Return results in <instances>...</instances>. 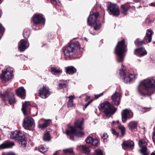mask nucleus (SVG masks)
Returning a JSON list of instances; mask_svg holds the SVG:
<instances>
[{"mask_svg":"<svg viewBox=\"0 0 155 155\" xmlns=\"http://www.w3.org/2000/svg\"><path fill=\"white\" fill-rule=\"evenodd\" d=\"M63 50L65 58L69 60L81 57L83 49L81 47V45L78 41H72L64 47Z\"/></svg>","mask_w":155,"mask_h":155,"instance_id":"f257e3e1","label":"nucleus"},{"mask_svg":"<svg viewBox=\"0 0 155 155\" xmlns=\"http://www.w3.org/2000/svg\"><path fill=\"white\" fill-rule=\"evenodd\" d=\"M155 88V78H148L141 82L137 89L140 94L143 96H150L154 94Z\"/></svg>","mask_w":155,"mask_h":155,"instance_id":"f03ea898","label":"nucleus"},{"mask_svg":"<svg viewBox=\"0 0 155 155\" xmlns=\"http://www.w3.org/2000/svg\"><path fill=\"white\" fill-rule=\"evenodd\" d=\"M127 50V43L125 39H123L117 42L114 50L117 62L122 63L123 62Z\"/></svg>","mask_w":155,"mask_h":155,"instance_id":"7ed1b4c3","label":"nucleus"},{"mask_svg":"<svg viewBox=\"0 0 155 155\" xmlns=\"http://www.w3.org/2000/svg\"><path fill=\"white\" fill-rule=\"evenodd\" d=\"M98 108L106 117H109L113 116L117 110V108L107 101L100 104Z\"/></svg>","mask_w":155,"mask_h":155,"instance_id":"20e7f679","label":"nucleus"},{"mask_svg":"<svg viewBox=\"0 0 155 155\" xmlns=\"http://www.w3.org/2000/svg\"><path fill=\"white\" fill-rule=\"evenodd\" d=\"M10 138L17 141L19 143H21V145H24L25 147L26 145L25 135L24 133L21 130L12 132L10 134Z\"/></svg>","mask_w":155,"mask_h":155,"instance_id":"39448f33","label":"nucleus"},{"mask_svg":"<svg viewBox=\"0 0 155 155\" xmlns=\"http://www.w3.org/2000/svg\"><path fill=\"white\" fill-rule=\"evenodd\" d=\"M40 88L38 90V96L43 99H46L51 94L49 87L46 85H40Z\"/></svg>","mask_w":155,"mask_h":155,"instance_id":"423d86ee","label":"nucleus"},{"mask_svg":"<svg viewBox=\"0 0 155 155\" xmlns=\"http://www.w3.org/2000/svg\"><path fill=\"white\" fill-rule=\"evenodd\" d=\"M22 126L25 129L31 130L35 126L34 120L31 117H26L24 119Z\"/></svg>","mask_w":155,"mask_h":155,"instance_id":"0eeeda50","label":"nucleus"},{"mask_svg":"<svg viewBox=\"0 0 155 155\" xmlns=\"http://www.w3.org/2000/svg\"><path fill=\"white\" fill-rule=\"evenodd\" d=\"M2 97L4 102L8 101L10 105L14 104L16 102L14 95L10 94L7 91H5L3 93L2 95Z\"/></svg>","mask_w":155,"mask_h":155,"instance_id":"6e6552de","label":"nucleus"},{"mask_svg":"<svg viewBox=\"0 0 155 155\" xmlns=\"http://www.w3.org/2000/svg\"><path fill=\"white\" fill-rule=\"evenodd\" d=\"M13 77L12 72L5 71H2L1 74H0V79L2 81L5 83L8 82L10 80L12 79Z\"/></svg>","mask_w":155,"mask_h":155,"instance_id":"1a4fd4ad","label":"nucleus"},{"mask_svg":"<svg viewBox=\"0 0 155 155\" xmlns=\"http://www.w3.org/2000/svg\"><path fill=\"white\" fill-rule=\"evenodd\" d=\"M107 8L109 13L110 15L116 17L119 15L120 12L118 6L116 4H110L107 6Z\"/></svg>","mask_w":155,"mask_h":155,"instance_id":"9d476101","label":"nucleus"},{"mask_svg":"<svg viewBox=\"0 0 155 155\" xmlns=\"http://www.w3.org/2000/svg\"><path fill=\"white\" fill-rule=\"evenodd\" d=\"M99 14L98 12H94L92 14L89 15L87 19L88 25L91 26H92L94 23L98 21V18Z\"/></svg>","mask_w":155,"mask_h":155,"instance_id":"9b49d317","label":"nucleus"},{"mask_svg":"<svg viewBox=\"0 0 155 155\" xmlns=\"http://www.w3.org/2000/svg\"><path fill=\"white\" fill-rule=\"evenodd\" d=\"M31 20L36 25L40 23L44 24L45 19L43 17V15L42 14L36 13L33 15Z\"/></svg>","mask_w":155,"mask_h":155,"instance_id":"f8f14e48","label":"nucleus"},{"mask_svg":"<svg viewBox=\"0 0 155 155\" xmlns=\"http://www.w3.org/2000/svg\"><path fill=\"white\" fill-rule=\"evenodd\" d=\"M147 144V143L144 140H141L139 141V146L141 147L139 151L143 155H149V153L147 152V148L146 147Z\"/></svg>","mask_w":155,"mask_h":155,"instance_id":"ddd939ff","label":"nucleus"},{"mask_svg":"<svg viewBox=\"0 0 155 155\" xmlns=\"http://www.w3.org/2000/svg\"><path fill=\"white\" fill-rule=\"evenodd\" d=\"M29 45V44L28 42V40L22 39L18 42V48L21 52H23L28 48Z\"/></svg>","mask_w":155,"mask_h":155,"instance_id":"4468645a","label":"nucleus"},{"mask_svg":"<svg viewBox=\"0 0 155 155\" xmlns=\"http://www.w3.org/2000/svg\"><path fill=\"white\" fill-rule=\"evenodd\" d=\"M111 99L112 101L111 104L114 106H118L120 103L121 97L118 92H115L111 96Z\"/></svg>","mask_w":155,"mask_h":155,"instance_id":"2eb2a0df","label":"nucleus"},{"mask_svg":"<svg viewBox=\"0 0 155 155\" xmlns=\"http://www.w3.org/2000/svg\"><path fill=\"white\" fill-rule=\"evenodd\" d=\"M130 110H129L127 109H126L122 110L121 113V119L123 123H125L128 119L131 117L130 114Z\"/></svg>","mask_w":155,"mask_h":155,"instance_id":"dca6fc26","label":"nucleus"},{"mask_svg":"<svg viewBox=\"0 0 155 155\" xmlns=\"http://www.w3.org/2000/svg\"><path fill=\"white\" fill-rule=\"evenodd\" d=\"M134 54L141 57L147 55V52L144 47H141L135 49L134 51Z\"/></svg>","mask_w":155,"mask_h":155,"instance_id":"f3484780","label":"nucleus"},{"mask_svg":"<svg viewBox=\"0 0 155 155\" xmlns=\"http://www.w3.org/2000/svg\"><path fill=\"white\" fill-rule=\"evenodd\" d=\"M122 146L124 149H133L134 147V143L133 141L130 140H126L123 142Z\"/></svg>","mask_w":155,"mask_h":155,"instance_id":"a211bd4d","label":"nucleus"},{"mask_svg":"<svg viewBox=\"0 0 155 155\" xmlns=\"http://www.w3.org/2000/svg\"><path fill=\"white\" fill-rule=\"evenodd\" d=\"M16 94L22 99H25L26 96L25 90L23 87H21L15 91Z\"/></svg>","mask_w":155,"mask_h":155,"instance_id":"6ab92c4d","label":"nucleus"},{"mask_svg":"<svg viewBox=\"0 0 155 155\" xmlns=\"http://www.w3.org/2000/svg\"><path fill=\"white\" fill-rule=\"evenodd\" d=\"M153 33V32L151 29H147L145 36L143 38V41H146L147 43H150L151 41Z\"/></svg>","mask_w":155,"mask_h":155,"instance_id":"aec40b11","label":"nucleus"},{"mask_svg":"<svg viewBox=\"0 0 155 155\" xmlns=\"http://www.w3.org/2000/svg\"><path fill=\"white\" fill-rule=\"evenodd\" d=\"M84 123V119L82 118H80L74 122V125L75 127L76 128H78L80 130H83L84 128V126H83Z\"/></svg>","mask_w":155,"mask_h":155,"instance_id":"412c9836","label":"nucleus"},{"mask_svg":"<svg viewBox=\"0 0 155 155\" xmlns=\"http://www.w3.org/2000/svg\"><path fill=\"white\" fill-rule=\"evenodd\" d=\"M14 145L15 143L13 142H10L8 141H6L4 143L0 145V150L11 148Z\"/></svg>","mask_w":155,"mask_h":155,"instance_id":"4be33fe9","label":"nucleus"},{"mask_svg":"<svg viewBox=\"0 0 155 155\" xmlns=\"http://www.w3.org/2000/svg\"><path fill=\"white\" fill-rule=\"evenodd\" d=\"M136 75L130 74L129 75L126 76L124 78V83L126 84L130 83L133 80L136 78Z\"/></svg>","mask_w":155,"mask_h":155,"instance_id":"5701e85b","label":"nucleus"},{"mask_svg":"<svg viewBox=\"0 0 155 155\" xmlns=\"http://www.w3.org/2000/svg\"><path fill=\"white\" fill-rule=\"evenodd\" d=\"M65 70L66 73L69 75L73 74L77 72V69L72 66L65 67Z\"/></svg>","mask_w":155,"mask_h":155,"instance_id":"b1692460","label":"nucleus"},{"mask_svg":"<svg viewBox=\"0 0 155 155\" xmlns=\"http://www.w3.org/2000/svg\"><path fill=\"white\" fill-rule=\"evenodd\" d=\"M30 105L29 102L27 101H25L22 104L21 110L25 116H26L28 115L27 108L28 106Z\"/></svg>","mask_w":155,"mask_h":155,"instance_id":"393cba45","label":"nucleus"},{"mask_svg":"<svg viewBox=\"0 0 155 155\" xmlns=\"http://www.w3.org/2000/svg\"><path fill=\"white\" fill-rule=\"evenodd\" d=\"M76 129L75 127L70 126L68 127V129L66 130V134L67 135L73 134L74 135L76 132Z\"/></svg>","mask_w":155,"mask_h":155,"instance_id":"a878e982","label":"nucleus"},{"mask_svg":"<svg viewBox=\"0 0 155 155\" xmlns=\"http://www.w3.org/2000/svg\"><path fill=\"white\" fill-rule=\"evenodd\" d=\"M120 7L121 9V12L122 13H125L130 9V6L129 3H127L121 5Z\"/></svg>","mask_w":155,"mask_h":155,"instance_id":"bb28decb","label":"nucleus"},{"mask_svg":"<svg viewBox=\"0 0 155 155\" xmlns=\"http://www.w3.org/2000/svg\"><path fill=\"white\" fill-rule=\"evenodd\" d=\"M52 123L51 119L45 120L44 123L39 125V128L42 129H44L47 127Z\"/></svg>","mask_w":155,"mask_h":155,"instance_id":"cd10ccee","label":"nucleus"},{"mask_svg":"<svg viewBox=\"0 0 155 155\" xmlns=\"http://www.w3.org/2000/svg\"><path fill=\"white\" fill-rule=\"evenodd\" d=\"M137 123L135 121H132L128 124V127L130 130L132 131L133 130L137 129Z\"/></svg>","mask_w":155,"mask_h":155,"instance_id":"c85d7f7f","label":"nucleus"},{"mask_svg":"<svg viewBox=\"0 0 155 155\" xmlns=\"http://www.w3.org/2000/svg\"><path fill=\"white\" fill-rule=\"evenodd\" d=\"M69 99V100L68 101L67 103V107H71L73 106V100L74 98V97L72 96H70L68 97Z\"/></svg>","mask_w":155,"mask_h":155,"instance_id":"c756f323","label":"nucleus"},{"mask_svg":"<svg viewBox=\"0 0 155 155\" xmlns=\"http://www.w3.org/2000/svg\"><path fill=\"white\" fill-rule=\"evenodd\" d=\"M43 139L45 141H49L51 140V136L49 131H47L45 133L43 136Z\"/></svg>","mask_w":155,"mask_h":155,"instance_id":"7c9ffc66","label":"nucleus"},{"mask_svg":"<svg viewBox=\"0 0 155 155\" xmlns=\"http://www.w3.org/2000/svg\"><path fill=\"white\" fill-rule=\"evenodd\" d=\"M117 128L121 131V136L123 137L125 135L126 132V129L124 125L120 124Z\"/></svg>","mask_w":155,"mask_h":155,"instance_id":"2f4dec72","label":"nucleus"},{"mask_svg":"<svg viewBox=\"0 0 155 155\" xmlns=\"http://www.w3.org/2000/svg\"><path fill=\"white\" fill-rule=\"evenodd\" d=\"M134 44L136 46L138 47L142 46L144 43V41H140V39L137 38L134 41Z\"/></svg>","mask_w":155,"mask_h":155,"instance_id":"473e14b6","label":"nucleus"},{"mask_svg":"<svg viewBox=\"0 0 155 155\" xmlns=\"http://www.w3.org/2000/svg\"><path fill=\"white\" fill-rule=\"evenodd\" d=\"M82 130H79L78 131L76 129V132L74 136L78 137H81L84 136V133Z\"/></svg>","mask_w":155,"mask_h":155,"instance_id":"72a5a7b5","label":"nucleus"},{"mask_svg":"<svg viewBox=\"0 0 155 155\" xmlns=\"http://www.w3.org/2000/svg\"><path fill=\"white\" fill-rule=\"evenodd\" d=\"M94 30L95 31H98L100 29L101 26V24L99 21H98L94 23Z\"/></svg>","mask_w":155,"mask_h":155,"instance_id":"f704fd0d","label":"nucleus"},{"mask_svg":"<svg viewBox=\"0 0 155 155\" xmlns=\"http://www.w3.org/2000/svg\"><path fill=\"white\" fill-rule=\"evenodd\" d=\"M121 68V69L120 70V72L119 74L121 77L123 76L124 77L126 74L125 73L126 68L124 66L123 64H122Z\"/></svg>","mask_w":155,"mask_h":155,"instance_id":"c9c22d12","label":"nucleus"},{"mask_svg":"<svg viewBox=\"0 0 155 155\" xmlns=\"http://www.w3.org/2000/svg\"><path fill=\"white\" fill-rule=\"evenodd\" d=\"M38 149L40 152L42 153L46 152L48 150V148L45 147L43 145H40L38 147Z\"/></svg>","mask_w":155,"mask_h":155,"instance_id":"e433bc0d","label":"nucleus"},{"mask_svg":"<svg viewBox=\"0 0 155 155\" xmlns=\"http://www.w3.org/2000/svg\"><path fill=\"white\" fill-rule=\"evenodd\" d=\"M51 72L53 74V73L54 72L55 73H59L62 72V71H61L59 69L57 68V67H50Z\"/></svg>","mask_w":155,"mask_h":155,"instance_id":"4c0bfd02","label":"nucleus"},{"mask_svg":"<svg viewBox=\"0 0 155 155\" xmlns=\"http://www.w3.org/2000/svg\"><path fill=\"white\" fill-rule=\"evenodd\" d=\"M30 34V31L28 29H25L24 30L23 32V37L25 39H27Z\"/></svg>","mask_w":155,"mask_h":155,"instance_id":"58836bf2","label":"nucleus"},{"mask_svg":"<svg viewBox=\"0 0 155 155\" xmlns=\"http://www.w3.org/2000/svg\"><path fill=\"white\" fill-rule=\"evenodd\" d=\"M81 148L82 150L85 153L87 154L90 153V150L89 148L88 147H86L85 145H82L81 146Z\"/></svg>","mask_w":155,"mask_h":155,"instance_id":"ea45409f","label":"nucleus"},{"mask_svg":"<svg viewBox=\"0 0 155 155\" xmlns=\"http://www.w3.org/2000/svg\"><path fill=\"white\" fill-rule=\"evenodd\" d=\"M63 152L66 154H72L74 153L73 149L72 148H67L64 149Z\"/></svg>","mask_w":155,"mask_h":155,"instance_id":"a19ab883","label":"nucleus"},{"mask_svg":"<svg viewBox=\"0 0 155 155\" xmlns=\"http://www.w3.org/2000/svg\"><path fill=\"white\" fill-rule=\"evenodd\" d=\"M99 143V140L98 139H93L91 145L94 146H97Z\"/></svg>","mask_w":155,"mask_h":155,"instance_id":"79ce46f5","label":"nucleus"},{"mask_svg":"<svg viewBox=\"0 0 155 155\" xmlns=\"http://www.w3.org/2000/svg\"><path fill=\"white\" fill-rule=\"evenodd\" d=\"M93 139V138L92 137L89 136L85 139V141L87 143L91 144Z\"/></svg>","mask_w":155,"mask_h":155,"instance_id":"37998d69","label":"nucleus"},{"mask_svg":"<svg viewBox=\"0 0 155 155\" xmlns=\"http://www.w3.org/2000/svg\"><path fill=\"white\" fill-rule=\"evenodd\" d=\"M68 84L66 83H59L58 88L59 89H61L63 88H66Z\"/></svg>","mask_w":155,"mask_h":155,"instance_id":"c03bdc74","label":"nucleus"},{"mask_svg":"<svg viewBox=\"0 0 155 155\" xmlns=\"http://www.w3.org/2000/svg\"><path fill=\"white\" fill-rule=\"evenodd\" d=\"M94 155H103V153L101 150L97 149L95 150Z\"/></svg>","mask_w":155,"mask_h":155,"instance_id":"a18cd8bd","label":"nucleus"},{"mask_svg":"<svg viewBox=\"0 0 155 155\" xmlns=\"http://www.w3.org/2000/svg\"><path fill=\"white\" fill-rule=\"evenodd\" d=\"M47 38L48 41L50 42V40L52 39L53 38V34H51V33H48V35Z\"/></svg>","mask_w":155,"mask_h":155,"instance_id":"49530a36","label":"nucleus"},{"mask_svg":"<svg viewBox=\"0 0 155 155\" xmlns=\"http://www.w3.org/2000/svg\"><path fill=\"white\" fill-rule=\"evenodd\" d=\"M5 30V28L2 26V25L0 24V34L2 36Z\"/></svg>","mask_w":155,"mask_h":155,"instance_id":"de8ad7c7","label":"nucleus"},{"mask_svg":"<svg viewBox=\"0 0 155 155\" xmlns=\"http://www.w3.org/2000/svg\"><path fill=\"white\" fill-rule=\"evenodd\" d=\"M108 137V135L107 133H104L103 135L101 137V138L103 139V141L104 142L105 141H107V139Z\"/></svg>","mask_w":155,"mask_h":155,"instance_id":"09e8293b","label":"nucleus"},{"mask_svg":"<svg viewBox=\"0 0 155 155\" xmlns=\"http://www.w3.org/2000/svg\"><path fill=\"white\" fill-rule=\"evenodd\" d=\"M51 3L54 5H59L60 3L59 0H50Z\"/></svg>","mask_w":155,"mask_h":155,"instance_id":"8fccbe9b","label":"nucleus"},{"mask_svg":"<svg viewBox=\"0 0 155 155\" xmlns=\"http://www.w3.org/2000/svg\"><path fill=\"white\" fill-rule=\"evenodd\" d=\"M104 94V92L98 94H95L94 95V98L95 99H98L99 97L102 96Z\"/></svg>","mask_w":155,"mask_h":155,"instance_id":"3c124183","label":"nucleus"},{"mask_svg":"<svg viewBox=\"0 0 155 155\" xmlns=\"http://www.w3.org/2000/svg\"><path fill=\"white\" fill-rule=\"evenodd\" d=\"M93 101V100H90L87 104L84 105V107L83 108L84 110Z\"/></svg>","mask_w":155,"mask_h":155,"instance_id":"603ef678","label":"nucleus"},{"mask_svg":"<svg viewBox=\"0 0 155 155\" xmlns=\"http://www.w3.org/2000/svg\"><path fill=\"white\" fill-rule=\"evenodd\" d=\"M111 130L112 133L114 135L117 136V137L118 136L119 134V133L117 132L115 129H111Z\"/></svg>","mask_w":155,"mask_h":155,"instance_id":"864d4df0","label":"nucleus"},{"mask_svg":"<svg viewBox=\"0 0 155 155\" xmlns=\"http://www.w3.org/2000/svg\"><path fill=\"white\" fill-rule=\"evenodd\" d=\"M70 136V139L73 140H74V135L73 134H71V135H69Z\"/></svg>","mask_w":155,"mask_h":155,"instance_id":"5fc2aeb1","label":"nucleus"},{"mask_svg":"<svg viewBox=\"0 0 155 155\" xmlns=\"http://www.w3.org/2000/svg\"><path fill=\"white\" fill-rule=\"evenodd\" d=\"M90 97L88 96H87L84 99V101H86L90 99Z\"/></svg>","mask_w":155,"mask_h":155,"instance_id":"6e6d98bb","label":"nucleus"},{"mask_svg":"<svg viewBox=\"0 0 155 155\" xmlns=\"http://www.w3.org/2000/svg\"><path fill=\"white\" fill-rule=\"evenodd\" d=\"M2 10L0 8V18L1 17V16L2 15Z\"/></svg>","mask_w":155,"mask_h":155,"instance_id":"4d7b16f0","label":"nucleus"},{"mask_svg":"<svg viewBox=\"0 0 155 155\" xmlns=\"http://www.w3.org/2000/svg\"><path fill=\"white\" fill-rule=\"evenodd\" d=\"M46 46V48H48V45L46 44H43V45L42 46V47H43V46Z\"/></svg>","mask_w":155,"mask_h":155,"instance_id":"13d9d810","label":"nucleus"},{"mask_svg":"<svg viewBox=\"0 0 155 155\" xmlns=\"http://www.w3.org/2000/svg\"><path fill=\"white\" fill-rule=\"evenodd\" d=\"M150 5L152 6H155V2L151 3Z\"/></svg>","mask_w":155,"mask_h":155,"instance_id":"bf43d9fd","label":"nucleus"},{"mask_svg":"<svg viewBox=\"0 0 155 155\" xmlns=\"http://www.w3.org/2000/svg\"><path fill=\"white\" fill-rule=\"evenodd\" d=\"M84 40L86 41H88V39L87 38H85V37H84Z\"/></svg>","mask_w":155,"mask_h":155,"instance_id":"052dcab7","label":"nucleus"},{"mask_svg":"<svg viewBox=\"0 0 155 155\" xmlns=\"http://www.w3.org/2000/svg\"><path fill=\"white\" fill-rule=\"evenodd\" d=\"M151 155H155V153L153 152L151 153Z\"/></svg>","mask_w":155,"mask_h":155,"instance_id":"680f3d73","label":"nucleus"},{"mask_svg":"<svg viewBox=\"0 0 155 155\" xmlns=\"http://www.w3.org/2000/svg\"><path fill=\"white\" fill-rule=\"evenodd\" d=\"M117 124H120L119 121H118V120H117Z\"/></svg>","mask_w":155,"mask_h":155,"instance_id":"e2e57ef3","label":"nucleus"},{"mask_svg":"<svg viewBox=\"0 0 155 155\" xmlns=\"http://www.w3.org/2000/svg\"><path fill=\"white\" fill-rule=\"evenodd\" d=\"M2 2V0H0V4H1Z\"/></svg>","mask_w":155,"mask_h":155,"instance_id":"0e129e2a","label":"nucleus"},{"mask_svg":"<svg viewBox=\"0 0 155 155\" xmlns=\"http://www.w3.org/2000/svg\"><path fill=\"white\" fill-rule=\"evenodd\" d=\"M54 155H56V153H54Z\"/></svg>","mask_w":155,"mask_h":155,"instance_id":"69168bd1","label":"nucleus"},{"mask_svg":"<svg viewBox=\"0 0 155 155\" xmlns=\"http://www.w3.org/2000/svg\"><path fill=\"white\" fill-rule=\"evenodd\" d=\"M102 22H103V23L104 22V21H103H103H102Z\"/></svg>","mask_w":155,"mask_h":155,"instance_id":"338daca9","label":"nucleus"}]
</instances>
